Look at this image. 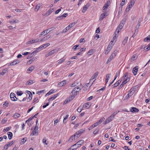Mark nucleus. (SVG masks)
<instances>
[{"mask_svg":"<svg viewBox=\"0 0 150 150\" xmlns=\"http://www.w3.org/2000/svg\"><path fill=\"white\" fill-rule=\"evenodd\" d=\"M128 72H126L124 75L123 77L124 78V79H125L122 82L121 84L119 87L118 88L119 89L121 88L124 85L130 80V78L128 77Z\"/></svg>","mask_w":150,"mask_h":150,"instance_id":"f257e3e1","label":"nucleus"},{"mask_svg":"<svg viewBox=\"0 0 150 150\" xmlns=\"http://www.w3.org/2000/svg\"><path fill=\"white\" fill-rule=\"evenodd\" d=\"M123 26V25H122L120 23V24L117 27L116 31L115 32V36L113 37V39H115V38H116L117 37H118L120 31L122 29Z\"/></svg>","mask_w":150,"mask_h":150,"instance_id":"f03ea898","label":"nucleus"},{"mask_svg":"<svg viewBox=\"0 0 150 150\" xmlns=\"http://www.w3.org/2000/svg\"><path fill=\"white\" fill-rule=\"evenodd\" d=\"M55 28V27H52L50 28H48L47 30H45L44 31H43L39 35V37H40L41 35H43L44 36L45 35L48 34L50 32L52 31V30H54Z\"/></svg>","mask_w":150,"mask_h":150,"instance_id":"7ed1b4c3","label":"nucleus"},{"mask_svg":"<svg viewBox=\"0 0 150 150\" xmlns=\"http://www.w3.org/2000/svg\"><path fill=\"white\" fill-rule=\"evenodd\" d=\"M84 142V141L83 140H80L75 144L72 145V147H74L76 149L80 147Z\"/></svg>","mask_w":150,"mask_h":150,"instance_id":"20e7f679","label":"nucleus"},{"mask_svg":"<svg viewBox=\"0 0 150 150\" xmlns=\"http://www.w3.org/2000/svg\"><path fill=\"white\" fill-rule=\"evenodd\" d=\"M38 127L36 126V125L34 129L30 134V135L33 136L35 134H36V135H38Z\"/></svg>","mask_w":150,"mask_h":150,"instance_id":"39448f33","label":"nucleus"},{"mask_svg":"<svg viewBox=\"0 0 150 150\" xmlns=\"http://www.w3.org/2000/svg\"><path fill=\"white\" fill-rule=\"evenodd\" d=\"M10 97L12 101H15L17 100V98L15 96V94L13 93H11L10 94Z\"/></svg>","mask_w":150,"mask_h":150,"instance_id":"423d86ee","label":"nucleus"},{"mask_svg":"<svg viewBox=\"0 0 150 150\" xmlns=\"http://www.w3.org/2000/svg\"><path fill=\"white\" fill-rule=\"evenodd\" d=\"M40 42L39 40V39H34L33 40H31L28 41L27 42V44H33L35 42Z\"/></svg>","mask_w":150,"mask_h":150,"instance_id":"0eeeda50","label":"nucleus"},{"mask_svg":"<svg viewBox=\"0 0 150 150\" xmlns=\"http://www.w3.org/2000/svg\"><path fill=\"white\" fill-rule=\"evenodd\" d=\"M98 72L97 71L93 75V76L92 77V79H90V81H91L92 80L93 81V82H94L96 80V78L97 77V76H98Z\"/></svg>","mask_w":150,"mask_h":150,"instance_id":"6e6552de","label":"nucleus"},{"mask_svg":"<svg viewBox=\"0 0 150 150\" xmlns=\"http://www.w3.org/2000/svg\"><path fill=\"white\" fill-rule=\"evenodd\" d=\"M108 15V14L106 12H105L102 13L100 15V18H99V20L101 21L104 18L106 17Z\"/></svg>","mask_w":150,"mask_h":150,"instance_id":"1a4fd4ad","label":"nucleus"},{"mask_svg":"<svg viewBox=\"0 0 150 150\" xmlns=\"http://www.w3.org/2000/svg\"><path fill=\"white\" fill-rule=\"evenodd\" d=\"M66 84V80H64L63 81L59 82L57 85V86L59 87H62Z\"/></svg>","mask_w":150,"mask_h":150,"instance_id":"9d476101","label":"nucleus"},{"mask_svg":"<svg viewBox=\"0 0 150 150\" xmlns=\"http://www.w3.org/2000/svg\"><path fill=\"white\" fill-rule=\"evenodd\" d=\"M78 94V91H77L75 88H74L71 92V94L75 96Z\"/></svg>","mask_w":150,"mask_h":150,"instance_id":"9b49d317","label":"nucleus"},{"mask_svg":"<svg viewBox=\"0 0 150 150\" xmlns=\"http://www.w3.org/2000/svg\"><path fill=\"white\" fill-rule=\"evenodd\" d=\"M131 112H137L139 111V110L135 107H132L130 109Z\"/></svg>","mask_w":150,"mask_h":150,"instance_id":"f8f14e48","label":"nucleus"},{"mask_svg":"<svg viewBox=\"0 0 150 150\" xmlns=\"http://www.w3.org/2000/svg\"><path fill=\"white\" fill-rule=\"evenodd\" d=\"M26 92L28 94L29 97L28 99H29L28 101H30L32 99L33 95L31 92L29 91H27Z\"/></svg>","mask_w":150,"mask_h":150,"instance_id":"ddd939ff","label":"nucleus"},{"mask_svg":"<svg viewBox=\"0 0 150 150\" xmlns=\"http://www.w3.org/2000/svg\"><path fill=\"white\" fill-rule=\"evenodd\" d=\"M113 120V119H112L110 117H109L104 122V124L106 125L110 122V121Z\"/></svg>","mask_w":150,"mask_h":150,"instance_id":"4468645a","label":"nucleus"},{"mask_svg":"<svg viewBox=\"0 0 150 150\" xmlns=\"http://www.w3.org/2000/svg\"><path fill=\"white\" fill-rule=\"evenodd\" d=\"M138 67H134L133 69V70H132V72L133 74L134 75H135L137 74V72L138 71Z\"/></svg>","mask_w":150,"mask_h":150,"instance_id":"2eb2a0df","label":"nucleus"},{"mask_svg":"<svg viewBox=\"0 0 150 150\" xmlns=\"http://www.w3.org/2000/svg\"><path fill=\"white\" fill-rule=\"evenodd\" d=\"M115 57V54L113 55V54H112L110 56V58L108 59L107 62V64H108V63L110 62Z\"/></svg>","mask_w":150,"mask_h":150,"instance_id":"dca6fc26","label":"nucleus"},{"mask_svg":"<svg viewBox=\"0 0 150 150\" xmlns=\"http://www.w3.org/2000/svg\"><path fill=\"white\" fill-rule=\"evenodd\" d=\"M91 105V103L89 102H88L83 105V106L84 108H85L86 109H88L90 108Z\"/></svg>","mask_w":150,"mask_h":150,"instance_id":"f3484780","label":"nucleus"},{"mask_svg":"<svg viewBox=\"0 0 150 150\" xmlns=\"http://www.w3.org/2000/svg\"><path fill=\"white\" fill-rule=\"evenodd\" d=\"M110 4V0H108L105 3L104 6H103V8H107L108 6Z\"/></svg>","mask_w":150,"mask_h":150,"instance_id":"a211bd4d","label":"nucleus"},{"mask_svg":"<svg viewBox=\"0 0 150 150\" xmlns=\"http://www.w3.org/2000/svg\"><path fill=\"white\" fill-rule=\"evenodd\" d=\"M76 23H75V22L71 23L67 27V28L68 30H69L72 27L74 26Z\"/></svg>","mask_w":150,"mask_h":150,"instance_id":"6ab92c4d","label":"nucleus"},{"mask_svg":"<svg viewBox=\"0 0 150 150\" xmlns=\"http://www.w3.org/2000/svg\"><path fill=\"white\" fill-rule=\"evenodd\" d=\"M134 4L131 2L130 1L129 5L127 7L126 9L127 10V9H128V11L130 10V9L133 7V6L134 5Z\"/></svg>","mask_w":150,"mask_h":150,"instance_id":"aec40b11","label":"nucleus"},{"mask_svg":"<svg viewBox=\"0 0 150 150\" xmlns=\"http://www.w3.org/2000/svg\"><path fill=\"white\" fill-rule=\"evenodd\" d=\"M121 82V81L119 80L117 82H116L114 85L112 86V88H114L115 87L117 86L120 84Z\"/></svg>","mask_w":150,"mask_h":150,"instance_id":"412c9836","label":"nucleus"},{"mask_svg":"<svg viewBox=\"0 0 150 150\" xmlns=\"http://www.w3.org/2000/svg\"><path fill=\"white\" fill-rule=\"evenodd\" d=\"M137 88V87L136 86H134V88H132L129 91V93L131 94V93L133 91V92L132 94L134 93L136 91Z\"/></svg>","mask_w":150,"mask_h":150,"instance_id":"4be33fe9","label":"nucleus"},{"mask_svg":"<svg viewBox=\"0 0 150 150\" xmlns=\"http://www.w3.org/2000/svg\"><path fill=\"white\" fill-rule=\"evenodd\" d=\"M50 36L48 35L47 36H46L45 37L41 39L40 40V42L44 41L47 40L48 38H50Z\"/></svg>","mask_w":150,"mask_h":150,"instance_id":"5701e85b","label":"nucleus"},{"mask_svg":"<svg viewBox=\"0 0 150 150\" xmlns=\"http://www.w3.org/2000/svg\"><path fill=\"white\" fill-rule=\"evenodd\" d=\"M35 69V67L33 66H31L27 70V71H30V72H28V73H29L30 72H31L32 71Z\"/></svg>","mask_w":150,"mask_h":150,"instance_id":"b1692460","label":"nucleus"},{"mask_svg":"<svg viewBox=\"0 0 150 150\" xmlns=\"http://www.w3.org/2000/svg\"><path fill=\"white\" fill-rule=\"evenodd\" d=\"M58 96V94H56L54 96L51 97L48 100L49 101H51L52 100H53L55 98Z\"/></svg>","mask_w":150,"mask_h":150,"instance_id":"393cba45","label":"nucleus"},{"mask_svg":"<svg viewBox=\"0 0 150 150\" xmlns=\"http://www.w3.org/2000/svg\"><path fill=\"white\" fill-rule=\"evenodd\" d=\"M7 134L8 135V138L9 139H11L13 137V134L11 132H7Z\"/></svg>","mask_w":150,"mask_h":150,"instance_id":"a878e982","label":"nucleus"},{"mask_svg":"<svg viewBox=\"0 0 150 150\" xmlns=\"http://www.w3.org/2000/svg\"><path fill=\"white\" fill-rule=\"evenodd\" d=\"M54 11L53 9H50L46 13V14L47 15L49 16L50 15L52 12Z\"/></svg>","mask_w":150,"mask_h":150,"instance_id":"bb28decb","label":"nucleus"},{"mask_svg":"<svg viewBox=\"0 0 150 150\" xmlns=\"http://www.w3.org/2000/svg\"><path fill=\"white\" fill-rule=\"evenodd\" d=\"M54 92V90L51 89L50 90L49 92L47 93V94L45 95L46 96H48L52 94Z\"/></svg>","mask_w":150,"mask_h":150,"instance_id":"cd10ccee","label":"nucleus"},{"mask_svg":"<svg viewBox=\"0 0 150 150\" xmlns=\"http://www.w3.org/2000/svg\"><path fill=\"white\" fill-rule=\"evenodd\" d=\"M119 112V111H118L114 112L113 114H112V115L110 116V117H111L112 119H113L115 115L116 114H117Z\"/></svg>","mask_w":150,"mask_h":150,"instance_id":"c85d7f7f","label":"nucleus"},{"mask_svg":"<svg viewBox=\"0 0 150 150\" xmlns=\"http://www.w3.org/2000/svg\"><path fill=\"white\" fill-rule=\"evenodd\" d=\"M75 135H74L71 136L70 137V138L69 139L68 141L70 142H72V141L73 140V139H75Z\"/></svg>","mask_w":150,"mask_h":150,"instance_id":"c756f323","label":"nucleus"},{"mask_svg":"<svg viewBox=\"0 0 150 150\" xmlns=\"http://www.w3.org/2000/svg\"><path fill=\"white\" fill-rule=\"evenodd\" d=\"M41 6V5L40 4H39L35 6V11H37L38 10Z\"/></svg>","mask_w":150,"mask_h":150,"instance_id":"7c9ffc66","label":"nucleus"},{"mask_svg":"<svg viewBox=\"0 0 150 150\" xmlns=\"http://www.w3.org/2000/svg\"><path fill=\"white\" fill-rule=\"evenodd\" d=\"M34 83L33 81L32 80H29L26 83V85H31Z\"/></svg>","mask_w":150,"mask_h":150,"instance_id":"2f4dec72","label":"nucleus"},{"mask_svg":"<svg viewBox=\"0 0 150 150\" xmlns=\"http://www.w3.org/2000/svg\"><path fill=\"white\" fill-rule=\"evenodd\" d=\"M128 37H125V38L123 40L122 44L124 45H125L126 43L127 42L128 39Z\"/></svg>","mask_w":150,"mask_h":150,"instance_id":"473e14b6","label":"nucleus"},{"mask_svg":"<svg viewBox=\"0 0 150 150\" xmlns=\"http://www.w3.org/2000/svg\"><path fill=\"white\" fill-rule=\"evenodd\" d=\"M20 116V114L18 113H15L13 115V117L15 118H17Z\"/></svg>","mask_w":150,"mask_h":150,"instance_id":"72a5a7b5","label":"nucleus"},{"mask_svg":"<svg viewBox=\"0 0 150 150\" xmlns=\"http://www.w3.org/2000/svg\"><path fill=\"white\" fill-rule=\"evenodd\" d=\"M94 50L93 49H92L89 51L87 53L88 55H90L93 53Z\"/></svg>","mask_w":150,"mask_h":150,"instance_id":"f704fd0d","label":"nucleus"},{"mask_svg":"<svg viewBox=\"0 0 150 150\" xmlns=\"http://www.w3.org/2000/svg\"><path fill=\"white\" fill-rule=\"evenodd\" d=\"M144 40V41H147L148 42V41H150V34L146 38H145Z\"/></svg>","mask_w":150,"mask_h":150,"instance_id":"c9c22d12","label":"nucleus"},{"mask_svg":"<svg viewBox=\"0 0 150 150\" xmlns=\"http://www.w3.org/2000/svg\"><path fill=\"white\" fill-rule=\"evenodd\" d=\"M17 64V63L16 61H14L13 62H12L8 65V67Z\"/></svg>","mask_w":150,"mask_h":150,"instance_id":"e433bc0d","label":"nucleus"},{"mask_svg":"<svg viewBox=\"0 0 150 150\" xmlns=\"http://www.w3.org/2000/svg\"><path fill=\"white\" fill-rule=\"evenodd\" d=\"M126 21V18H124L122 20V21L121 22L120 24H122V25H123V26H124V24L125 23Z\"/></svg>","mask_w":150,"mask_h":150,"instance_id":"4c0bfd02","label":"nucleus"},{"mask_svg":"<svg viewBox=\"0 0 150 150\" xmlns=\"http://www.w3.org/2000/svg\"><path fill=\"white\" fill-rule=\"evenodd\" d=\"M111 45H112V44L111 43V45H110V43L106 50L110 51L112 47V46H111Z\"/></svg>","mask_w":150,"mask_h":150,"instance_id":"58836bf2","label":"nucleus"},{"mask_svg":"<svg viewBox=\"0 0 150 150\" xmlns=\"http://www.w3.org/2000/svg\"><path fill=\"white\" fill-rule=\"evenodd\" d=\"M7 71V69H5L3 70L2 72L0 73V75H4Z\"/></svg>","mask_w":150,"mask_h":150,"instance_id":"ea45409f","label":"nucleus"},{"mask_svg":"<svg viewBox=\"0 0 150 150\" xmlns=\"http://www.w3.org/2000/svg\"><path fill=\"white\" fill-rule=\"evenodd\" d=\"M122 6H120L119 8V10L118 12V14L120 15L122 13Z\"/></svg>","mask_w":150,"mask_h":150,"instance_id":"a19ab883","label":"nucleus"},{"mask_svg":"<svg viewBox=\"0 0 150 150\" xmlns=\"http://www.w3.org/2000/svg\"><path fill=\"white\" fill-rule=\"evenodd\" d=\"M65 59L62 58L61 59H60L58 61V64H61V63H62L63 62H64L65 61Z\"/></svg>","mask_w":150,"mask_h":150,"instance_id":"79ce46f5","label":"nucleus"},{"mask_svg":"<svg viewBox=\"0 0 150 150\" xmlns=\"http://www.w3.org/2000/svg\"><path fill=\"white\" fill-rule=\"evenodd\" d=\"M83 106H80L77 109L78 112H81V110H83Z\"/></svg>","mask_w":150,"mask_h":150,"instance_id":"37998d69","label":"nucleus"},{"mask_svg":"<svg viewBox=\"0 0 150 150\" xmlns=\"http://www.w3.org/2000/svg\"><path fill=\"white\" fill-rule=\"evenodd\" d=\"M120 70H119V71H117V72L116 74V75H115V78L114 79V80H115V79H116V78H117V77L118 75H120Z\"/></svg>","mask_w":150,"mask_h":150,"instance_id":"c03bdc74","label":"nucleus"},{"mask_svg":"<svg viewBox=\"0 0 150 150\" xmlns=\"http://www.w3.org/2000/svg\"><path fill=\"white\" fill-rule=\"evenodd\" d=\"M75 97V96H74L73 95H71L67 99H68L70 101H71Z\"/></svg>","mask_w":150,"mask_h":150,"instance_id":"a18cd8bd","label":"nucleus"},{"mask_svg":"<svg viewBox=\"0 0 150 150\" xmlns=\"http://www.w3.org/2000/svg\"><path fill=\"white\" fill-rule=\"evenodd\" d=\"M27 138L25 137L23 139L21 140V142L22 143L21 144H24L26 141L27 140Z\"/></svg>","mask_w":150,"mask_h":150,"instance_id":"49530a36","label":"nucleus"},{"mask_svg":"<svg viewBox=\"0 0 150 150\" xmlns=\"http://www.w3.org/2000/svg\"><path fill=\"white\" fill-rule=\"evenodd\" d=\"M74 135H75V137L76 136L77 138H78L81 135V134H80L79 132L78 131H77Z\"/></svg>","mask_w":150,"mask_h":150,"instance_id":"de8ad7c7","label":"nucleus"},{"mask_svg":"<svg viewBox=\"0 0 150 150\" xmlns=\"http://www.w3.org/2000/svg\"><path fill=\"white\" fill-rule=\"evenodd\" d=\"M148 47H144V50L147 51L149 50H150V46H149L148 45Z\"/></svg>","mask_w":150,"mask_h":150,"instance_id":"09e8293b","label":"nucleus"},{"mask_svg":"<svg viewBox=\"0 0 150 150\" xmlns=\"http://www.w3.org/2000/svg\"><path fill=\"white\" fill-rule=\"evenodd\" d=\"M99 130L98 129H96L93 132V134H96L99 132Z\"/></svg>","mask_w":150,"mask_h":150,"instance_id":"8fccbe9b","label":"nucleus"},{"mask_svg":"<svg viewBox=\"0 0 150 150\" xmlns=\"http://www.w3.org/2000/svg\"><path fill=\"white\" fill-rule=\"evenodd\" d=\"M35 59L36 58L35 57L32 58L28 62L30 63H31L32 62H33Z\"/></svg>","mask_w":150,"mask_h":150,"instance_id":"3c124183","label":"nucleus"},{"mask_svg":"<svg viewBox=\"0 0 150 150\" xmlns=\"http://www.w3.org/2000/svg\"><path fill=\"white\" fill-rule=\"evenodd\" d=\"M105 86H104L103 87V88H100V89L98 90L97 91V92H100V91H103L104 90H105Z\"/></svg>","mask_w":150,"mask_h":150,"instance_id":"603ef678","label":"nucleus"},{"mask_svg":"<svg viewBox=\"0 0 150 150\" xmlns=\"http://www.w3.org/2000/svg\"><path fill=\"white\" fill-rule=\"evenodd\" d=\"M136 59L135 56L134 54L133 57H132L131 59V61L133 62Z\"/></svg>","mask_w":150,"mask_h":150,"instance_id":"864d4df0","label":"nucleus"},{"mask_svg":"<svg viewBox=\"0 0 150 150\" xmlns=\"http://www.w3.org/2000/svg\"><path fill=\"white\" fill-rule=\"evenodd\" d=\"M14 142L13 141L11 142H10L8 143L7 144H8V146H10L13 144Z\"/></svg>","mask_w":150,"mask_h":150,"instance_id":"5fc2aeb1","label":"nucleus"},{"mask_svg":"<svg viewBox=\"0 0 150 150\" xmlns=\"http://www.w3.org/2000/svg\"><path fill=\"white\" fill-rule=\"evenodd\" d=\"M44 48H45V47L44 46H43V45H41L38 48H37V50L40 49V50H42Z\"/></svg>","mask_w":150,"mask_h":150,"instance_id":"6e6d98bb","label":"nucleus"},{"mask_svg":"<svg viewBox=\"0 0 150 150\" xmlns=\"http://www.w3.org/2000/svg\"><path fill=\"white\" fill-rule=\"evenodd\" d=\"M8 146H8V144H7L5 145L4 146L3 150H6V149H8Z\"/></svg>","mask_w":150,"mask_h":150,"instance_id":"4d7b16f0","label":"nucleus"},{"mask_svg":"<svg viewBox=\"0 0 150 150\" xmlns=\"http://www.w3.org/2000/svg\"><path fill=\"white\" fill-rule=\"evenodd\" d=\"M23 93L21 91H18L17 93V94L19 96H21L23 94Z\"/></svg>","mask_w":150,"mask_h":150,"instance_id":"13d9d810","label":"nucleus"},{"mask_svg":"<svg viewBox=\"0 0 150 150\" xmlns=\"http://www.w3.org/2000/svg\"><path fill=\"white\" fill-rule=\"evenodd\" d=\"M87 9L88 8H87L86 7H85L84 6L82 11V12L83 13H85V11L87 10Z\"/></svg>","mask_w":150,"mask_h":150,"instance_id":"bf43d9fd","label":"nucleus"},{"mask_svg":"<svg viewBox=\"0 0 150 150\" xmlns=\"http://www.w3.org/2000/svg\"><path fill=\"white\" fill-rule=\"evenodd\" d=\"M85 131V129H81L79 131H78L79 132V133L80 134H81L82 133H83L84 131Z\"/></svg>","mask_w":150,"mask_h":150,"instance_id":"052dcab7","label":"nucleus"},{"mask_svg":"<svg viewBox=\"0 0 150 150\" xmlns=\"http://www.w3.org/2000/svg\"><path fill=\"white\" fill-rule=\"evenodd\" d=\"M8 103L7 101H5V103H4V104L3 105V106L4 107H5L6 106V107H7L8 106Z\"/></svg>","mask_w":150,"mask_h":150,"instance_id":"680f3d73","label":"nucleus"},{"mask_svg":"<svg viewBox=\"0 0 150 150\" xmlns=\"http://www.w3.org/2000/svg\"><path fill=\"white\" fill-rule=\"evenodd\" d=\"M105 120V118L103 117L101 118L98 122L100 124L103 121Z\"/></svg>","mask_w":150,"mask_h":150,"instance_id":"e2e57ef3","label":"nucleus"},{"mask_svg":"<svg viewBox=\"0 0 150 150\" xmlns=\"http://www.w3.org/2000/svg\"><path fill=\"white\" fill-rule=\"evenodd\" d=\"M100 124L98 122H97L95 123L94 124H93V125L94 126V127H95L97 126H98Z\"/></svg>","mask_w":150,"mask_h":150,"instance_id":"0e129e2a","label":"nucleus"},{"mask_svg":"<svg viewBox=\"0 0 150 150\" xmlns=\"http://www.w3.org/2000/svg\"><path fill=\"white\" fill-rule=\"evenodd\" d=\"M7 121V119H3L1 121V123L2 124H4Z\"/></svg>","mask_w":150,"mask_h":150,"instance_id":"69168bd1","label":"nucleus"},{"mask_svg":"<svg viewBox=\"0 0 150 150\" xmlns=\"http://www.w3.org/2000/svg\"><path fill=\"white\" fill-rule=\"evenodd\" d=\"M78 47V45H76L73 47H72V49L74 50H76L77 48V47Z\"/></svg>","mask_w":150,"mask_h":150,"instance_id":"338daca9","label":"nucleus"},{"mask_svg":"<svg viewBox=\"0 0 150 150\" xmlns=\"http://www.w3.org/2000/svg\"><path fill=\"white\" fill-rule=\"evenodd\" d=\"M76 149L74 147H72V146L67 150H74Z\"/></svg>","mask_w":150,"mask_h":150,"instance_id":"774afa93","label":"nucleus"}]
</instances>
